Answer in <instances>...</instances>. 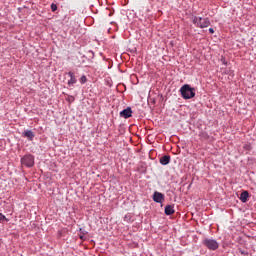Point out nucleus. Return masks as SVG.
<instances>
[{
  "mask_svg": "<svg viewBox=\"0 0 256 256\" xmlns=\"http://www.w3.org/2000/svg\"><path fill=\"white\" fill-rule=\"evenodd\" d=\"M86 81H87V76H85V75L81 76V78H80L81 85H85Z\"/></svg>",
  "mask_w": 256,
  "mask_h": 256,
  "instance_id": "ddd939ff",
  "label": "nucleus"
},
{
  "mask_svg": "<svg viewBox=\"0 0 256 256\" xmlns=\"http://www.w3.org/2000/svg\"><path fill=\"white\" fill-rule=\"evenodd\" d=\"M74 99H75V98H74L73 96H71L70 100H72V101H73Z\"/></svg>",
  "mask_w": 256,
  "mask_h": 256,
  "instance_id": "412c9836",
  "label": "nucleus"
},
{
  "mask_svg": "<svg viewBox=\"0 0 256 256\" xmlns=\"http://www.w3.org/2000/svg\"><path fill=\"white\" fill-rule=\"evenodd\" d=\"M209 33L213 35V33H215V30L213 28H209Z\"/></svg>",
  "mask_w": 256,
  "mask_h": 256,
  "instance_id": "a211bd4d",
  "label": "nucleus"
},
{
  "mask_svg": "<svg viewBox=\"0 0 256 256\" xmlns=\"http://www.w3.org/2000/svg\"><path fill=\"white\" fill-rule=\"evenodd\" d=\"M192 23L196 25V27H199L200 29H205L211 25V21L209 18H202V17H197L194 16Z\"/></svg>",
  "mask_w": 256,
  "mask_h": 256,
  "instance_id": "7ed1b4c3",
  "label": "nucleus"
},
{
  "mask_svg": "<svg viewBox=\"0 0 256 256\" xmlns=\"http://www.w3.org/2000/svg\"><path fill=\"white\" fill-rule=\"evenodd\" d=\"M221 61H222L223 65H227V61L225 60V58L222 57Z\"/></svg>",
  "mask_w": 256,
  "mask_h": 256,
  "instance_id": "6ab92c4d",
  "label": "nucleus"
},
{
  "mask_svg": "<svg viewBox=\"0 0 256 256\" xmlns=\"http://www.w3.org/2000/svg\"><path fill=\"white\" fill-rule=\"evenodd\" d=\"M239 253L241 254V255H249V252H247L246 250H239Z\"/></svg>",
  "mask_w": 256,
  "mask_h": 256,
  "instance_id": "f3484780",
  "label": "nucleus"
},
{
  "mask_svg": "<svg viewBox=\"0 0 256 256\" xmlns=\"http://www.w3.org/2000/svg\"><path fill=\"white\" fill-rule=\"evenodd\" d=\"M74 99H75V98H74L73 96H71L70 100H72V101H73Z\"/></svg>",
  "mask_w": 256,
  "mask_h": 256,
  "instance_id": "aec40b11",
  "label": "nucleus"
},
{
  "mask_svg": "<svg viewBox=\"0 0 256 256\" xmlns=\"http://www.w3.org/2000/svg\"><path fill=\"white\" fill-rule=\"evenodd\" d=\"M22 137H26L28 141H33L35 139V132L33 130H25L22 133Z\"/></svg>",
  "mask_w": 256,
  "mask_h": 256,
  "instance_id": "0eeeda50",
  "label": "nucleus"
},
{
  "mask_svg": "<svg viewBox=\"0 0 256 256\" xmlns=\"http://www.w3.org/2000/svg\"><path fill=\"white\" fill-rule=\"evenodd\" d=\"M87 55H88V57H89L90 59H93V58L95 57V52H93L92 50H90V51H88Z\"/></svg>",
  "mask_w": 256,
  "mask_h": 256,
  "instance_id": "2eb2a0df",
  "label": "nucleus"
},
{
  "mask_svg": "<svg viewBox=\"0 0 256 256\" xmlns=\"http://www.w3.org/2000/svg\"><path fill=\"white\" fill-rule=\"evenodd\" d=\"M21 163L25 165V167H33V165H35V156L26 154L21 158Z\"/></svg>",
  "mask_w": 256,
  "mask_h": 256,
  "instance_id": "20e7f679",
  "label": "nucleus"
},
{
  "mask_svg": "<svg viewBox=\"0 0 256 256\" xmlns=\"http://www.w3.org/2000/svg\"><path fill=\"white\" fill-rule=\"evenodd\" d=\"M152 199L155 203H163L165 201V194L155 191Z\"/></svg>",
  "mask_w": 256,
  "mask_h": 256,
  "instance_id": "39448f33",
  "label": "nucleus"
},
{
  "mask_svg": "<svg viewBox=\"0 0 256 256\" xmlns=\"http://www.w3.org/2000/svg\"><path fill=\"white\" fill-rule=\"evenodd\" d=\"M68 76L70 77V80H68L69 87H73L75 83H77V78L75 77V73L72 71L68 72Z\"/></svg>",
  "mask_w": 256,
  "mask_h": 256,
  "instance_id": "6e6552de",
  "label": "nucleus"
},
{
  "mask_svg": "<svg viewBox=\"0 0 256 256\" xmlns=\"http://www.w3.org/2000/svg\"><path fill=\"white\" fill-rule=\"evenodd\" d=\"M240 201L242 203H247V201H249V191L245 190L240 194Z\"/></svg>",
  "mask_w": 256,
  "mask_h": 256,
  "instance_id": "9d476101",
  "label": "nucleus"
},
{
  "mask_svg": "<svg viewBox=\"0 0 256 256\" xmlns=\"http://www.w3.org/2000/svg\"><path fill=\"white\" fill-rule=\"evenodd\" d=\"M50 7H51V11L53 13H55V11H57V9H58L57 4H55V3H52Z\"/></svg>",
  "mask_w": 256,
  "mask_h": 256,
  "instance_id": "4468645a",
  "label": "nucleus"
},
{
  "mask_svg": "<svg viewBox=\"0 0 256 256\" xmlns=\"http://www.w3.org/2000/svg\"><path fill=\"white\" fill-rule=\"evenodd\" d=\"M3 221H7V217L0 213V223H3Z\"/></svg>",
  "mask_w": 256,
  "mask_h": 256,
  "instance_id": "dca6fc26",
  "label": "nucleus"
},
{
  "mask_svg": "<svg viewBox=\"0 0 256 256\" xmlns=\"http://www.w3.org/2000/svg\"><path fill=\"white\" fill-rule=\"evenodd\" d=\"M202 245L209 251H217V249H219V242L213 238H204Z\"/></svg>",
  "mask_w": 256,
  "mask_h": 256,
  "instance_id": "f03ea898",
  "label": "nucleus"
},
{
  "mask_svg": "<svg viewBox=\"0 0 256 256\" xmlns=\"http://www.w3.org/2000/svg\"><path fill=\"white\" fill-rule=\"evenodd\" d=\"M120 117H123L124 119L133 117V110H131V107H127L126 109L122 110L120 112Z\"/></svg>",
  "mask_w": 256,
  "mask_h": 256,
  "instance_id": "423d86ee",
  "label": "nucleus"
},
{
  "mask_svg": "<svg viewBox=\"0 0 256 256\" xmlns=\"http://www.w3.org/2000/svg\"><path fill=\"white\" fill-rule=\"evenodd\" d=\"M243 149H245V151H251L253 147L251 146V144L247 143L244 144Z\"/></svg>",
  "mask_w": 256,
  "mask_h": 256,
  "instance_id": "f8f14e48",
  "label": "nucleus"
},
{
  "mask_svg": "<svg viewBox=\"0 0 256 256\" xmlns=\"http://www.w3.org/2000/svg\"><path fill=\"white\" fill-rule=\"evenodd\" d=\"M180 95L182 99L189 100L195 97V88L191 87L189 84H184L180 88Z\"/></svg>",
  "mask_w": 256,
  "mask_h": 256,
  "instance_id": "f257e3e1",
  "label": "nucleus"
},
{
  "mask_svg": "<svg viewBox=\"0 0 256 256\" xmlns=\"http://www.w3.org/2000/svg\"><path fill=\"white\" fill-rule=\"evenodd\" d=\"M171 163V156L169 155H164L160 158V164L161 165H169Z\"/></svg>",
  "mask_w": 256,
  "mask_h": 256,
  "instance_id": "9b49d317",
  "label": "nucleus"
},
{
  "mask_svg": "<svg viewBox=\"0 0 256 256\" xmlns=\"http://www.w3.org/2000/svg\"><path fill=\"white\" fill-rule=\"evenodd\" d=\"M80 239H83V236H80Z\"/></svg>",
  "mask_w": 256,
  "mask_h": 256,
  "instance_id": "4be33fe9",
  "label": "nucleus"
},
{
  "mask_svg": "<svg viewBox=\"0 0 256 256\" xmlns=\"http://www.w3.org/2000/svg\"><path fill=\"white\" fill-rule=\"evenodd\" d=\"M165 215H173L175 213V207L173 205H166L164 209Z\"/></svg>",
  "mask_w": 256,
  "mask_h": 256,
  "instance_id": "1a4fd4ad",
  "label": "nucleus"
}]
</instances>
